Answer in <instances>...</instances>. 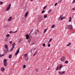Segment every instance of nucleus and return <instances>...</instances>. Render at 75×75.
Instances as JSON below:
<instances>
[{
	"mask_svg": "<svg viewBox=\"0 0 75 75\" xmlns=\"http://www.w3.org/2000/svg\"><path fill=\"white\" fill-rule=\"evenodd\" d=\"M6 37L7 38L9 37L10 36V35L9 34H7L6 35Z\"/></svg>",
	"mask_w": 75,
	"mask_h": 75,
	"instance_id": "24",
	"label": "nucleus"
},
{
	"mask_svg": "<svg viewBox=\"0 0 75 75\" xmlns=\"http://www.w3.org/2000/svg\"><path fill=\"white\" fill-rule=\"evenodd\" d=\"M35 69L36 72H38L39 70L37 68H35Z\"/></svg>",
	"mask_w": 75,
	"mask_h": 75,
	"instance_id": "11",
	"label": "nucleus"
},
{
	"mask_svg": "<svg viewBox=\"0 0 75 75\" xmlns=\"http://www.w3.org/2000/svg\"><path fill=\"white\" fill-rule=\"evenodd\" d=\"M21 40H21V39H19V42H20L21 41Z\"/></svg>",
	"mask_w": 75,
	"mask_h": 75,
	"instance_id": "48",
	"label": "nucleus"
},
{
	"mask_svg": "<svg viewBox=\"0 0 75 75\" xmlns=\"http://www.w3.org/2000/svg\"><path fill=\"white\" fill-rule=\"evenodd\" d=\"M48 47H51V45L50 44H48Z\"/></svg>",
	"mask_w": 75,
	"mask_h": 75,
	"instance_id": "37",
	"label": "nucleus"
},
{
	"mask_svg": "<svg viewBox=\"0 0 75 75\" xmlns=\"http://www.w3.org/2000/svg\"><path fill=\"white\" fill-rule=\"evenodd\" d=\"M8 40V38H6L5 40V41H7Z\"/></svg>",
	"mask_w": 75,
	"mask_h": 75,
	"instance_id": "46",
	"label": "nucleus"
},
{
	"mask_svg": "<svg viewBox=\"0 0 75 75\" xmlns=\"http://www.w3.org/2000/svg\"><path fill=\"white\" fill-rule=\"evenodd\" d=\"M47 18V16L46 15H45L44 16V18Z\"/></svg>",
	"mask_w": 75,
	"mask_h": 75,
	"instance_id": "28",
	"label": "nucleus"
},
{
	"mask_svg": "<svg viewBox=\"0 0 75 75\" xmlns=\"http://www.w3.org/2000/svg\"><path fill=\"white\" fill-rule=\"evenodd\" d=\"M45 12V11L43 10V11H42V14H43V13H44Z\"/></svg>",
	"mask_w": 75,
	"mask_h": 75,
	"instance_id": "45",
	"label": "nucleus"
},
{
	"mask_svg": "<svg viewBox=\"0 0 75 75\" xmlns=\"http://www.w3.org/2000/svg\"><path fill=\"white\" fill-rule=\"evenodd\" d=\"M12 57V55H11V54H10L8 57L9 58V59H11V58Z\"/></svg>",
	"mask_w": 75,
	"mask_h": 75,
	"instance_id": "21",
	"label": "nucleus"
},
{
	"mask_svg": "<svg viewBox=\"0 0 75 75\" xmlns=\"http://www.w3.org/2000/svg\"><path fill=\"white\" fill-rule=\"evenodd\" d=\"M42 46H43V47H45V44L44 43V44L42 45Z\"/></svg>",
	"mask_w": 75,
	"mask_h": 75,
	"instance_id": "44",
	"label": "nucleus"
},
{
	"mask_svg": "<svg viewBox=\"0 0 75 75\" xmlns=\"http://www.w3.org/2000/svg\"><path fill=\"white\" fill-rule=\"evenodd\" d=\"M37 51H36L35 52L34 54H33V56H35L36 54H37Z\"/></svg>",
	"mask_w": 75,
	"mask_h": 75,
	"instance_id": "26",
	"label": "nucleus"
},
{
	"mask_svg": "<svg viewBox=\"0 0 75 75\" xmlns=\"http://www.w3.org/2000/svg\"><path fill=\"white\" fill-rule=\"evenodd\" d=\"M9 42V44H12L13 43V42H12L11 41H10Z\"/></svg>",
	"mask_w": 75,
	"mask_h": 75,
	"instance_id": "40",
	"label": "nucleus"
},
{
	"mask_svg": "<svg viewBox=\"0 0 75 75\" xmlns=\"http://www.w3.org/2000/svg\"><path fill=\"white\" fill-rule=\"evenodd\" d=\"M17 30H16V31H15L14 32H13L12 31H10L9 32V33L10 34H11L12 33H17Z\"/></svg>",
	"mask_w": 75,
	"mask_h": 75,
	"instance_id": "10",
	"label": "nucleus"
},
{
	"mask_svg": "<svg viewBox=\"0 0 75 75\" xmlns=\"http://www.w3.org/2000/svg\"><path fill=\"white\" fill-rule=\"evenodd\" d=\"M28 12H27L25 14L24 16L25 17H26L27 16H28Z\"/></svg>",
	"mask_w": 75,
	"mask_h": 75,
	"instance_id": "15",
	"label": "nucleus"
},
{
	"mask_svg": "<svg viewBox=\"0 0 75 75\" xmlns=\"http://www.w3.org/2000/svg\"><path fill=\"white\" fill-rule=\"evenodd\" d=\"M50 67H48L47 69V70H50Z\"/></svg>",
	"mask_w": 75,
	"mask_h": 75,
	"instance_id": "49",
	"label": "nucleus"
},
{
	"mask_svg": "<svg viewBox=\"0 0 75 75\" xmlns=\"http://www.w3.org/2000/svg\"><path fill=\"white\" fill-rule=\"evenodd\" d=\"M11 7V4H9L8 6V7L6 9V11H8L10 9V8Z\"/></svg>",
	"mask_w": 75,
	"mask_h": 75,
	"instance_id": "5",
	"label": "nucleus"
},
{
	"mask_svg": "<svg viewBox=\"0 0 75 75\" xmlns=\"http://www.w3.org/2000/svg\"><path fill=\"white\" fill-rule=\"evenodd\" d=\"M4 55V54H0V57H3Z\"/></svg>",
	"mask_w": 75,
	"mask_h": 75,
	"instance_id": "27",
	"label": "nucleus"
},
{
	"mask_svg": "<svg viewBox=\"0 0 75 75\" xmlns=\"http://www.w3.org/2000/svg\"><path fill=\"white\" fill-rule=\"evenodd\" d=\"M7 62V60H6V59H4V63H6V62Z\"/></svg>",
	"mask_w": 75,
	"mask_h": 75,
	"instance_id": "30",
	"label": "nucleus"
},
{
	"mask_svg": "<svg viewBox=\"0 0 75 75\" xmlns=\"http://www.w3.org/2000/svg\"><path fill=\"white\" fill-rule=\"evenodd\" d=\"M33 29H32L31 30V31H30V32H31V33H32V32H33Z\"/></svg>",
	"mask_w": 75,
	"mask_h": 75,
	"instance_id": "50",
	"label": "nucleus"
},
{
	"mask_svg": "<svg viewBox=\"0 0 75 75\" xmlns=\"http://www.w3.org/2000/svg\"><path fill=\"white\" fill-rule=\"evenodd\" d=\"M8 25H5V26H4V28H7L8 27Z\"/></svg>",
	"mask_w": 75,
	"mask_h": 75,
	"instance_id": "19",
	"label": "nucleus"
},
{
	"mask_svg": "<svg viewBox=\"0 0 75 75\" xmlns=\"http://www.w3.org/2000/svg\"><path fill=\"white\" fill-rule=\"evenodd\" d=\"M73 10H74V11H75V8H74L73 9Z\"/></svg>",
	"mask_w": 75,
	"mask_h": 75,
	"instance_id": "52",
	"label": "nucleus"
},
{
	"mask_svg": "<svg viewBox=\"0 0 75 75\" xmlns=\"http://www.w3.org/2000/svg\"><path fill=\"white\" fill-rule=\"evenodd\" d=\"M65 71H60L59 72V73L60 75H61L65 74Z\"/></svg>",
	"mask_w": 75,
	"mask_h": 75,
	"instance_id": "6",
	"label": "nucleus"
},
{
	"mask_svg": "<svg viewBox=\"0 0 75 75\" xmlns=\"http://www.w3.org/2000/svg\"><path fill=\"white\" fill-rule=\"evenodd\" d=\"M65 19V17H63L61 15L58 18V20H59H59H62L63 19Z\"/></svg>",
	"mask_w": 75,
	"mask_h": 75,
	"instance_id": "4",
	"label": "nucleus"
},
{
	"mask_svg": "<svg viewBox=\"0 0 75 75\" xmlns=\"http://www.w3.org/2000/svg\"><path fill=\"white\" fill-rule=\"evenodd\" d=\"M55 27V25H52L51 28H54Z\"/></svg>",
	"mask_w": 75,
	"mask_h": 75,
	"instance_id": "23",
	"label": "nucleus"
},
{
	"mask_svg": "<svg viewBox=\"0 0 75 75\" xmlns=\"http://www.w3.org/2000/svg\"><path fill=\"white\" fill-rule=\"evenodd\" d=\"M71 44V43L70 42H69L68 44L67 45V47H69V46H70Z\"/></svg>",
	"mask_w": 75,
	"mask_h": 75,
	"instance_id": "20",
	"label": "nucleus"
},
{
	"mask_svg": "<svg viewBox=\"0 0 75 75\" xmlns=\"http://www.w3.org/2000/svg\"><path fill=\"white\" fill-rule=\"evenodd\" d=\"M4 52H8V49H5L4 50Z\"/></svg>",
	"mask_w": 75,
	"mask_h": 75,
	"instance_id": "8",
	"label": "nucleus"
},
{
	"mask_svg": "<svg viewBox=\"0 0 75 75\" xmlns=\"http://www.w3.org/2000/svg\"><path fill=\"white\" fill-rule=\"evenodd\" d=\"M75 0H73V1L72 2V3L73 4H74V3H75Z\"/></svg>",
	"mask_w": 75,
	"mask_h": 75,
	"instance_id": "43",
	"label": "nucleus"
},
{
	"mask_svg": "<svg viewBox=\"0 0 75 75\" xmlns=\"http://www.w3.org/2000/svg\"><path fill=\"white\" fill-rule=\"evenodd\" d=\"M47 29H48V28H47L45 30L44 33H45V32H46V31H47Z\"/></svg>",
	"mask_w": 75,
	"mask_h": 75,
	"instance_id": "35",
	"label": "nucleus"
},
{
	"mask_svg": "<svg viewBox=\"0 0 75 75\" xmlns=\"http://www.w3.org/2000/svg\"><path fill=\"white\" fill-rule=\"evenodd\" d=\"M57 4H58V3H56V4H54L55 6H56L57 5Z\"/></svg>",
	"mask_w": 75,
	"mask_h": 75,
	"instance_id": "47",
	"label": "nucleus"
},
{
	"mask_svg": "<svg viewBox=\"0 0 75 75\" xmlns=\"http://www.w3.org/2000/svg\"><path fill=\"white\" fill-rule=\"evenodd\" d=\"M35 35H37L38 34V33L37 32H35L34 33Z\"/></svg>",
	"mask_w": 75,
	"mask_h": 75,
	"instance_id": "31",
	"label": "nucleus"
},
{
	"mask_svg": "<svg viewBox=\"0 0 75 75\" xmlns=\"http://www.w3.org/2000/svg\"><path fill=\"white\" fill-rule=\"evenodd\" d=\"M59 70H61V68H62L63 67V66H62V65H60L59 66Z\"/></svg>",
	"mask_w": 75,
	"mask_h": 75,
	"instance_id": "18",
	"label": "nucleus"
},
{
	"mask_svg": "<svg viewBox=\"0 0 75 75\" xmlns=\"http://www.w3.org/2000/svg\"><path fill=\"white\" fill-rule=\"evenodd\" d=\"M64 63H65V64H68V61H66L64 62Z\"/></svg>",
	"mask_w": 75,
	"mask_h": 75,
	"instance_id": "34",
	"label": "nucleus"
},
{
	"mask_svg": "<svg viewBox=\"0 0 75 75\" xmlns=\"http://www.w3.org/2000/svg\"><path fill=\"white\" fill-rule=\"evenodd\" d=\"M36 31H37V32H39V30H37Z\"/></svg>",
	"mask_w": 75,
	"mask_h": 75,
	"instance_id": "51",
	"label": "nucleus"
},
{
	"mask_svg": "<svg viewBox=\"0 0 75 75\" xmlns=\"http://www.w3.org/2000/svg\"><path fill=\"white\" fill-rule=\"evenodd\" d=\"M59 66H58L57 67L55 68V69L56 70V71L58 70V69H59Z\"/></svg>",
	"mask_w": 75,
	"mask_h": 75,
	"instance_id": "17",
	"label": "nucleus"
},
{
	"mask_svg": "<svg viewBox=\"0 0 75 75\" xmlns=\"http://www.w3.org/2000/svg\"><path fill=\"white\" fill-rule=\"evenodd\" d=\"M72 21V19L71 18V17H70L69 18V22H70Z\"/></svg>",
	"mask_w": 75,
	"mask_h": 75,
	"instance_id": "13",
	"label": "nucleus"
},
{
	"mask_svg": "<svg viewBox=\"0 0 75 75\" xmlns=\"http://www.w3.org/2000/svg\"><path fill=\"white\" fill-rule=\"evenodd\" d=\"M28 57H26L25 59V61H28Z\"/></svg>",
	"mask_w": 75,
	"mask_h": 75,
	"instance_id": "36",
	"label": "nucleus"
},
{
	"mask_svg": "<svg viewBox=\"0 0 75 75\" xmlns=\"http://www.w3.org/2000/svg\"><path fill=\"white\" fill-rule=\"evenodd\" d=\"M26 40H28V39H29V38H26Z\"/></svg>",
	"mask_w": 75,
	"mask_h": 75,
	"instance_id": "53",
	"label": "nucleus"
},
{
	"mask_svg": "<svg viewBox=\"0 0 75 75\" xmlns=\"http://www.w3.org/2000/svg\"><path fill=\"white\" fill-rule=\"evenodd\" d=\"M3 2L2 1L0 2V4L1 5L3 4Z\"/></svg>",
	"mask_w": 75,
	"mask_h": 75,
	"instance_id": "42",
	"label": "nucleus"
},
{
	"mask_svg": "<svg viewBox=\"0 0 75 75\" xmlns=\"http://www.w3.org/2000/svg\"><path fill=\"white\" fill-rule=\"evenodd\" d=\"M24 57H27V54H24Z\"/></svg>",
	"mask_w": 75,
	"mask_h": 75,
	"instance_id": "38",
	"label": "nucleus"
},
{
	"mask_svg": "<svg viewBox=\"0 0 75 75\" xmlns=\"http://www.w3.org/2000/svg\"><path fill=\"white\" fill-rule=\"evenodd\" d=\"M47 6L46 5V6H44V7H43V10H45L46 8V7H47Z\"/></svg>",
	"mask_w": 75,
	"mask_h": 75,
	"instance_id": "33",
	"label": "nucleus"
},
{
	"mask_svg": "<svg viewBox=\"0 0 75 75\" xmlns=\"http://www.w3.org/2000/svg\"><path fill=\"white\" fill-rule=\"evenodd\" d=\"M52 11V9H51L50 10H49L48 12V13H51V12Z\"/></svg>",
	"mask_w": 75,
	"mask_h": 75,
	"instance_id": "29",
	"label": "nucleus"
},
{
	"mask_svg": "<svg viewBox=\"0 0 75 75\" xmlns=\"http://www.w3.org/2000/svg\"><path fill=\"white\" fill-rule=\"evenodd\" d=\"M67 28L68 29H69V30H72V29L73 28L72 25H67Z\"/></svg>",
	"mask_w": 75,
	"mask_h": 75,
	"instance_id": "3",
	"label": "nucleus"
},
{
	"mask_svg": "<svg viewBox=\"0 0 75 75\" xmlns=\"http://www.w3.org/2000/svg\"><path fill=\"white\" fill-rule=\"evenodd\" d=\"M12 45L13 46L12 47H13V48H15V46L16 45V43L14 42L12 44Z\"/></svg>",
	"mask_w": 75,
	"mask_h": 75,
	"instance_id": "16",
	"label": "nucleus"
},
{
	"mask_svg": "<svg viewBox=\"0 0 75 75\" xmlns=\"http://www.w3.org/2000/svg\"><path fill=\"white\" fill-rule=\"evenodd\" d=\"M4 66H5V67H7V62L5 63H4Z\"/></svg>",
	"mask_w": 75,
	"mask_h": 75,
	"instance_id": "14",
	"label": "nucleus"
},
{
	"mask_svg": "<svg viewBox=\"0 0 75 75\" xmlns=\"http://www.w3.org/2000/svg\"><path fill=\"white\" fill-rule=\"evenodd\" d=\"M23 68L24 69L25 68H26V66L24 64L23 66Z\"/></svg>",
	"mask_w": 75,
	"mask_h": 75,
	"instance_id": "32",
	"label": "nucleus"
},
{
	"mask_svg": "<svg viewBox=\"0 0 75 75\" xmlns=\"http://www.w3.org/2000/svg\"><path fill=\"white\" fill-rule=\"evenodd\" d=\"M60 59L62 62H64L65 61L66 59L65 58V57L63 56Z\"/></svg>",
	"mask_w": 75,
	"mask_h": 75,
	"instance_id": "1",
	"label": "nucleus"
},
{
	"mask_svg": "<svg viewBox=\"0 0 75 75\" xmlns=\"http://www.w3.org/2000/svg\"><path fill=\"white\" fill-rule=\"evenodd\" d=\"M31 1H33V0H30Z\"/></svg>",
	"mask_w": 75,
	"mask_h": 75,
	"instance_id": "54",
	"label": "nucleus"
},
{
	"mask_svg": "<svg viewBox=\"0 0 75 75\" xmlns=\"http://www.w3.org/2000/svg\"><path fill=\"white\" fill-rule=\"evenodd\" d=\"M11 20H12V17H11L8 19V21H11Z\"/></svg>",
	"mask_w": 75,
	"mask_h": 75,
	"instance_id": "9",
	"label": "nucleus"
},
{
	"mask_svg": "<svg viewBox=\"0 0 75 75\" xmlns=\"http://www.w3.org/2000/svg\"><path fill=\"white\" fill-rule=\"evenodd\" d=\"M13 48H13V47H12L11 48V50H10V51H11V52H12V51H13Z\"/></svg>",
	"mask_w": 75,
	"mask_h": 75,
	"instance_id": "25",
	"label": "nucleus"
},
{
	"mask_svg": "<svg viewBox=\"0 0 75 75\" xmlns=\"http://www.w3.org/2000/svg\"><path fill=\"white\" fill-rule=\"evenodd\" d=\"M19 52H20V48H19L18 50L16 51V53L15 54V55H17L19 53Z\"/></svg>",
	"mask_w": 75,
	"mask_h": 75,
	"instance_id": "7",
	"label": "nucleus"
},
{
	"mask_svg": "<svg viewBox=\"0 0 75 75\" xmlns=\"http://www.w3.org/2000/svg\"><path fill=\"white\" fill-rule=\"evenodd\" d=\"M62 0H59V1L58 3H61V2L62 1Z\"/></svg>",
	"mask_w": 75,
	"mask_h": 75,
	"instance_id": "39",
	"label": "nucleus"
},
{
	"mask_svg": "<svg viewBox=\"0 0 75 75\" xmlns=\"http://www.w3.org/2000/svg\"><path fill=\"white\" fill-rule=\"evenodd\" d=\"M52 38L50 39L49 41L48 42V43H49V42H51V40H52Z\"/></svg>",
	"mask_w": 75,
	"mask_h": 75,
	"instance_id": "41",
	"label": "nucleus"
},
{
	"mask_svg": "<svg viewBox=\"0 0 75 75\" xmlns=\"http://www.w3.org/2000/svg\"><path fill=\"white\" fill-rule=\"evenodd\" d=\"M4 47H5V48L6 49H7V50L8 49V45H7L6 44L5 45H4Z\"/></svg>",
	"mask_w": 75,
	"mask_h": 75,
	"instance_id": "12",
	"label": "nucleus"
},
{
	"mask_svg": "<svg viewBox=\"0 0 75 75\" xmlns=\"http://www.w3.org/2000/svg\"><path fill=\"white\" fill-rule=\"evenodd\" d=\"M4 67H2L1 68V71H4Z\"/></svg>",
	"mask_w": 75,
	"mask_h": 75,
	"instance_id": "22",
	"label": "nucleus"
},
{
	"mask_svg": "<svg viewBox=\"0 0 75 75\" xmlns=\"http://www.w3.org/2000/svg\"><path fill=\"white\" fill-rule=\"evenodd\" d=\"M31 32H30L29 35L27 34L25 35L26 38H31V37H32V36L31 35Z\"/></svg>",
	"mask_w": 75,
	"mask_h": 75,
	"instance_id": "2",
	"label": "nucleus"
}]
</instances>
